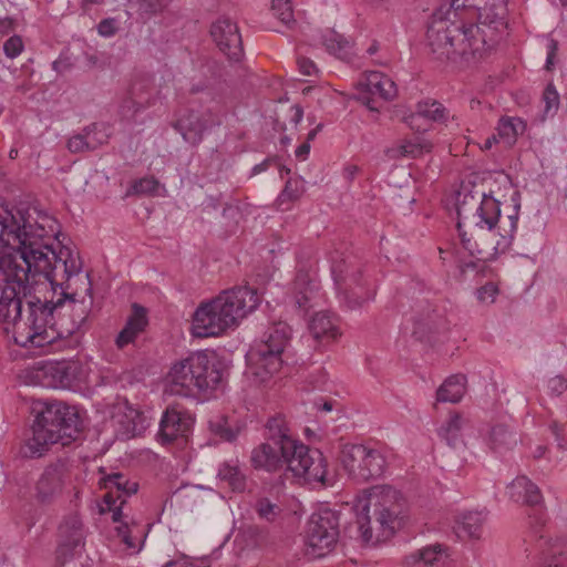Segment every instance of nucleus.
<instances>
[{
	"label": "nucleus",
	"mask_w": 567,
	"mask_h": 567,
	"mask_svg": "<svg viewBox=\"0 0 567 567\" xmlns=\"http://www.w3.org/2000/svg\"><path fill=\"white\" fill-rule=\"evenodd\" d=\"M133 315L127 319L124 328L120 331V333L116 337L115 343L118 349H123L127 344L134 342L137 336L146 327L147 320L144 308L135 303L133 306Z\"/></svg>",
	"instance_id": "cd10ccee"
},
{
	"label": "nucleus",
	"mask_w": 567,
	"mask_h": 567,
	"mask_svg": "<svg viewBox=\"0 0 567 567\" xmlns=\"http://www.w3.org/2000/svg\"><path fill=\"white\" fill-rule=\"evenodd\" d=\"M150 89V81L145 83H133L130 95L126 96L120 105V113L123 118L132 120L137 113L152 104L153 101Z\"/></svg>",
	"instance_id": "4be33fe9"
},
{
	"label": "nucleus",
	"mask_w": 567,
	"mask_h": 567,
	"mask_svg": "<svg viewBox=\"0 0 567 567\" xmlns=\"http://www.w3.org/2000/svg\"><path fill=\"white\" fill-rule=\"evenodd\" d=\"M49 259L52 267L60 272L59 280L54 282V287L61 288V296L59 298L64 299L63 310L70 312L73 321L80 329L86 321L92 306L90 275L82 274L83 262L79 254L66 246H62L59 251H55L53 245H51Z\"/></svg>",
	"instance_id": "39448f33"
},
{
	"label": "nucleus",
	"mask_w": 567,
	"mask_h": 567,
	"mask_svg": "<svg viewBox=\"0 0 567 567\" xmlns=\"http://www.w3.org/2000/svg\"><path fill=\"white\" fill-rule=\"evenodd\" d=\"M271 10L284 24L295 22L289 0H271Z\"/></svg>",
	"instance_id": "de8ad7c7"
},
{
	"label": "nucleus",
	"mask_w": 567,
	"mask_h": 567,
	"mask_svg": "<svg viewBox=\"0 0 567 567\" xmlns=\"http://www.w3.org/2000/svg\"><path fill=\"white\" fill-rule=\"evenodd\" d=\"M265 430L268 442L279 444L284 453L290 452L292 455H297V458L292 457L290 461L293 477L308 484L320 483L323 486L331 484V481L327 477V460L323 454L319 450L310 449L292 439L287 422L281 414L269 417Z\"/></svg>",
	"instance_id": "6e6552de"
},
{
	"label": "nucleus",
	"mask_w": 567,
	"mask_h": 567,
	"mask_svg": "<svg viewBox=\"0 0 567 567\" xmlns=\"http://www.w3.org/2000/svg\"><path fill=\"white\" fill-rule=\"evenodd\" d=\"M101 487L107 489L103 499L110 508L121 501V505L126 502V497L137 492V483H131L122 473H112L100 478Z\"/></svg>",
	"instance_id": "aec40b11"
},
{
	"label": "nucleus",
	"mask_w": 567,
	"mask_h": 567,
	"mask_svg": "<svg viewBox=\"0 0 567 567\" xmlns=\"http://www.w3.org/2000/svg\"><path fill=\"white\" fill-rule=\"evenodd\" d=\"M466 423L467 420L461 413H451L445 423L440 427L439 435L453 449L464 446L462 430Z\"/></svg>",
	"instance_id": "473e14b6"
},
{
	"label": "nucleus",
	"mask_w": 567,
	"mask_h": 567,
	"mask_svg": "<svg viewBox=\"0 0 567 567\" xmlns=\"http://www.w3.org/2000/svg\"><path fill=\"white\" fill-rule=\"evenodd\" d=\"M117 535L121 537V540L132 549L136 548V544L131 536V529L127 524H122L121 526L116 527Z\"/></svg>",
	"instance_id": "052dcab7"
},
{
	"label": "nucleus",
	"mask_w": 567,
	"mask_h": 567,
	"mask_svg": "<svg viewBox=\"0 0 567 567\" xmlns=\"http://www.w3.org/2000/svg\"><path fill=\"white\" fill-rule=\"evenodd\" d=\"M97 29L101 35L111 37L116 32L115 20L104 19L100 22Z\"/></svg>",
	"instance_id": "680f3d73"
},
{
	"label": "nucleus",
	"mask_w": 567,
	"mask_h": 567,
	"mask_svg": "<svg viewBox=\"0 0 567 567\" xmlns=\"http://www.w3.org/2000/svg\"><path fill=\"white\" fill-rule=\"evenodd\" d=\"M60 542L64 546H76L82 548L84 546V526L82 519L78 514L68 516L59 527Z\"/></svg>",
	"instance_id": "72a5a7b5"
},
{
	"label": "nucleus",
	"mask_w": 567,
	"mask_h": 567,
	"mask_svg": "<svg viewBox=\"0 0 567 567\" xmlns=\"http://www.w3.org/2000/svg\"><path fill=\"white\" fill-rule=\"evenodd\" d=\"M223 122V106L220 102L204 112L188 110L174 123V127L183 138L192 144L198 145L206 131L219 126Z\"/></svg>",
	"instance_id": "4468645a"
},
{
	"label": "nucleus",
	"mask_w": 567,
	"mask_h": 567,
	"mask_svg": "<svg viewBox=\"0 0 567 567\" xmlns=\"http://www.w3.org/2000/svg\"><path fill=\"white\" fill-rule=\"evenodd\" d=\"M339 536V514L323 509L313 514L308 523L307 554L313 558L326 556L337 544Z\"/></svg>",
	"instance_id": "f8f14e48"
},
{
	"label": "nucleus",
	"mask_w": 567,
	"mask_h": 567,
	"mask_svg": "<svg viewBox=\"0 0 567 567\" xmlns=\"http://www.w3.org/2000/svg\"><path fill=\"white\" fill-rule=\"evenodd\" d=\"M260 303L256 289L237 286L221 291L207 302H202L193 315L192 332L195 337L208 338L237 327Z\"/></svg>",
	"instance_id": "7ed1b4c3"
},
{
	"label": "nucleus",
	"mask_w": 567,
	"mask_h": 567,
	"mask_svg": "<svg viewBox=\"0 0 567 567\" xmlns=\"http://www.w3.org/2000/svg\"><path fill=\"white\" fill-rule=\"evenodd\" d=\"M498 288L493 282H487L477 290V298L482 302H494Z\"/></svg>",
	"instance_id": "4d7b16f0"
},
{
	"label": "nucleus",
	"mask_w": 567,
	"mask_h": 567,
	"mask_svg": "<svg viewBox=\"0 0 567 567\" xmlns=\"http://www.w3.org/2000/svg\"><path fill=\"white\" fill-rule=\"evenodd\" d=\"M457 227L501 217V204L491 195L463 188L456 199Z\"/></svg>",
	"instance_id": "ddd939ff"
},
{
	"label": "nucleus",
	"mask_w": 567,
	"mask_h": 567,
	"mask_svg": "<svg viewBox=\"0 0 567 567\" xmlns=\"http://www.w3.org/2000/svg\"><path fill=\"white\" fill-rule=\"evenodd\" d=\"M171 392L194 396L215 390L223 380V371L214 353L197 351L171 368Z\"/></svg>",
	"instance_id": "1a4fd4ad"
},
{
	"label": "nucleus",
	"mask_w": 567,
	"mask_h": 567,
	"mask_svg": "<svg viewBox=\"0 0 567 567\" xmlns=\"http://www.w3.org/2000/svg\"><path fill=\"white\" fill-rule=\"evenodd\" d=\"M486 444L497 453L512 450L517 444V436L508 425L499 423L493 425L487 434Z\"/></svg>",
	"instance_id": "2f4dec72"
},
{
	"label": "nucleus",
	"mask_w": 567,
	"mask_h": 567,
	"mask_svg": "<svg viewBox=\"0 0 567 567\" xmlns=\"http://www.w3.org/2000/svg\"><path fill=\"white\" fill-rule=\"evenodd\" d=\"M297 64H298V69L300 71V73L303 75L311 76V75H315L318 73L317 65L313 63L312 60H310L308 58H305V56L298 58Z\"/></svg>",
	"instance_id": "bf43d9fd"
},
{
	"label": "nucleus",
	"mask_w": 567,
	"mask_h": 567,
	"mask_svg": "<svg viewBox=\"0 0 567 567\" xmlns=\"http://www.w3.org/2000/svg\"><path fill=\"white\" fill-rule=\"evenodd\" d=\"M217 477L226 482L234 492H244L247 485V477L237 462L223 463L217 473Z\"/></svg>",
	"instance_id": "e433bc0d"
},
{
	"label": "nucleus",
	"mask_w": 567,
	"mask_h": 567,
	"mask_svg": "<svg viewBox=\"0 0 567 567\" xmlns=\"http://www.w3.org/2000/svg\"><path fill=\"white\" fill-rule=\"evenodd\" d=\"M290 327L285 322L271 326L261 341L247 353L248 370L257 382L264 383L282 365V353L290 341Z\"/></svg>",
	"instance_id": "9d476101"
},
{
	"label": "nucleus",
	"mask_w": 567,
	"mask_h": 567,
	"mask_svg": "<svg viewBox=\"0 0 567 567\" xmlns=\"http://www.w3.org/2000/svg\"><path fill=\"white\" fill-rule=\"evenodd\" d=\"M405 507L402 494L389 485H377L362 491L354 501L355 525L363 543L372 539L373 513L377 528L383 534H392L401 524Z\"/></svg>",
	"instance_id": "423d86ee"
},
{
	"label": "nucleus",
	"mask_w": 567,
	"mask_h": 567,
	"mask_svg": "<svg viewBox=\"0 0 567 567\" xmlns=\"http://www.w3.org/2000/svg\"><path fill=\"white\" fill-rule=\"evenodd\" d=\"M79 547L76 546H64L63 542H60L56 553L55 559L60 566H63L66 561L73 558Z\"/></svg>",
	"instance_id": "6e6d98bb"
},
{
	"label": "nucleus",
	"mask_w": 567,
	"mask_h": 567,
	"mask_svg": "<svg viewBox=\"0 0 567 567\" xmlns=\"http://www.w3.org/2000/svg\"><path fill=\"white\" fill-rule=\"evenodd\" d=\"M310 152V143L303 142L301 145H299L296 150V156L300 159H306L308 154Z\"/></svg>",
	"instance_id": "774afa93"
},
{
	"label": "nucleus",
	"mask_w": 567,
	"mask_h": 567,
	"mask_svg": "<svg viewBox=\"0 0 567 567\" xmlns=\"http://www.w3.org/2000/svg\"><path fill=\"white\" fill-rule=\"evenodd\" d=\"M507 494L516 503L538 506L544 503L539 487L526 475H518L507 485Z\"/></svg>",
	"instance_id": "5701e85b"
},
{
	"label": "nucleus",
	"mask_w": 567,
	"mask_h": 567,
	"mask_svg": "<svg viewBox=\"0 0 567 567\" xmlns=\"http://www.w3.org/2000/svg\"><path fill=\"white\" fill-rule=\"evenodd\" d=\"M321 43L330 54L340 60L349 61L352 56L350 41L334 30H327L321 35Z\"/></svg>",
	"instance_id": "f704fd0d"
},
{
	"label": "nucleus",
	"mask_w": 567,
	"mask_h": 567,
	"mask_svg": "<svg viewBox=\"0 0 567 567\" xmlns=\"http://www.w3.org/2000/svg\"><path fill=\"white\" fill-rule=\"evenodd\" d=\"M312 338L322 343L337 340L340 336L338 318L327 311L315 313L308 323Z\"/></svg>",
	"instance_id": "b1692460"
},
{
	"label": "nucleus",
	"mask_w": 567,
	"mask_h": 567,
	"mask_svg": "<svg viewBox=\"0 0 567 567\" xmlns=\"http://www.w3.org/2000/svg\"><path fill=\"white\" fill-rule=\"evenodd\" d=\"M338 292L349 291L357 285H369L363 278L361 269L346 260L334 261L331 267Z\"/></svg>",
	"instance_id": "a878e982"
},
{
	"label": "nucleus",
	"mask_w": 567,
	"mask_h": 567,
	"mask_svg": "<svg viewBox=\"0 0 567 567\" xmlns=\"http://www.w3.org/2000/svg\"><path fill=\"white\" fill-rule=\"evenodd\" d=\"M295 457L297 458L296 454H293V458ZM291 460L292 453H284L279 444L276 445L268 441L255 447L250 456L254 468L265 470L267 472H276L286 465L288 472L291 473Z\"/></svg>",
	"instance_id": "a211bd4d"
},
{
	"label": "nucleus",
	"mask_w": 567,
	"mask_h": 567,
	"mask_svg": "<svg viewBox=\"0 0 567 567\" xmlns=\"http://www.w3.org/2000/svg\"><path fill=\"white\" fill-rule=\"evenodd\" d=\"M543 567H567V556L560 549H550Z\"/></svg>",
	"instance_id": "864d4df0"
},
{
	"label": "nucleus",
	"mask_w": 567,
	"mask_h": 567,
	"mask_svg": "<svg viewBox=\"0 0 567 567\" xmlns=\"http://www.w3.org/2000/svg\"><path fill=\"white\" fill-rule=\"evenodd\" d=\"M525 130L526 123L522 118L502 117L498 122L497 135L506 146H512L515 144L518 135H522Z\"/></svg>",
	"instance_id": "4c0bfd02"
},
{
	"label": "nucleus",
	"mask_w": 567,
	"mask_h": 567,
	"mask_svg": "<svg viewBox=\"0 0 567 567\" xmlns=\"http://www.w3.org/2000/svg\"><path fill=\"white\" fill-rule=\"evenodd\" d=\"M66 148L73 154L92 152L87 141L85 140L83 131L79 134L72 135L66 141Z\"/></svg>",
	"instance_id": "3c124183"
},
{
	"label": "nucleus",
	"mask_w": 567,
	"mask_h": 567,
	"mask_svg": "<svg viewBox=\"0 0 567 567\" xmlns=\"http://www.w3.org/2000/svg\"><path fill=\"white\" fill-rule=\"evenodd\" d=\"M403 567H449L447 548L441 544L423 547L402 560Z\"/></svg>",
	"instance_id": "412c9836"
},
{
	"label": "nucleus",
	"mask_w": 567,
	"mask_h": 567,
	"mask_svg": "<svg viewBox=\"0 0 567 567\" xmlns=\"http://www.w3.org/2000/svg\"><path fill=\"white\" fill-rule=\"evenodd\" d=\"M548 386L553 393L560 394L567 389V381L563 377H555L549 380Z\"/></svg>",
	"instance_id": "e2e57ef3"
},
{
	"label": "nucleus",
	"mask_w": 567,
	"mask_h": 567,
	"mask_svg": "<svg viewBox=\"0 0 567 567\" xmlns=\"http://www.w3.org/2000/svg\"><path fill=\"white\" fill-rule=\"evenodd\" d=\"M158 186L159 183L155 177H143L132 184L126 195H153Z\"/></svg>",
	"instance_id": "c03bdc74"
},
{
	"label": "nucleus",
	"mask_w": 567,
	"mask_h": 567,
	"mask_svg": "<svg viewBox=\"0 0 567 567\" xmlns=\"http://www.w3.org/2000/svg\"><path fill=\"white\" fill-rule=\"evenodd\" d=\"M22 49L23 43L21 38L18 35L9 38L3 44L4 54L10 59L18 56L21 53Z\"/></svg>",
	"instance_id": "5fc2aeb1"
},
{
	"label": "nucleus",
	"mask_w": 567,
	"mask_h": 567,
	"mask_svg": "<svg viewBox=\"0 0 567 567\" xmlns=\"http://www.w3.org/2000/svg\"><path fill=\"white\" fill-rule=\"evenodd\" d=\"M254 508L260 519L267 520V522H275L281 514L282 509L277 504L271 502L267 497H259Z\"/></svg>",
	"instance_id": "37998d69"
},
{
	"label": "nucleus",
	"mask_w": 567,
	"mask_h": 567,
	"mask_svg": "<svg viewBox=\"0 0 567 567\" xmlns=\"http://www.w3.org/2000/svg\"><path fill=\"white\" fill-rule=\"evenodd\" d=\"M456 262H457V267L460 268V270L462 272L466 271L467 269H475L477 266L475 260L471 259V260L466 261L458 255L456 256Z\"/></svg>",
	"instance_id": "69168bd1"
},
{
	"label": "nucleus",
	"mask_w": 567,
	"mask_h": 567,
	"mask_svg": "<svg viewBox=\"0 0 567 567\" xmlns=\"http://www.w3.org/2000/svg\"><path fill=\"white\" fill-rule=\"evenodd\" d=\"M210 430L220 439L231 442L236 439L237 432H235L231 427L227 425L225 420H218L216 422H210Z\"/></svg>",
	"instance_id": "603ef678"
},
{
	"label": "nucleus",
	"mask_w": 567,
	"mask_h": 567,
	"mask_svg": "<svg viewBox=\"0 0 567 567\" xmlns=\"http://www.w3.org/2000/svg\"><path fill=\"white\" fill-rule=\"evenodd\" d=\"M53 329L54 341L59 339H66L80 330L68 310H62L61 315H56L54 317Z\"/></svg>",
	"instance_id": "a19ab883"
},
{
	"label": "nucleus",
	"mask_w": 567,
	"mask_h": 567,
	"mask_svg": "<svg viewBox=\"0 0 567 567\" xmlns=\"http://www.w3.org/2000/svg\"><path fill=\"white\" fill-rule=\"evenodd\" d=\"M318 297V285L309 279L307 274H299L293 281L292 288V300L296 308L300 312L306 313L316 305Z\"/></svg>",
	"instance_id": "393cba45"
},
{
	"label": "nucleus",
	"mask_w": 567,
	"mask_h": 567,
	"mask_svg": "<svg viewBox=\"0 0 567 567\" xmlns=\"http://www.w3.org/2000/svg\"><path fill=\"white\" fill-rule=\"evenodd\" d=\"M168 4V0H138V13L143 17H152L162 12Z\"/></svg>",
	"instance_id": "09e8293b"
},
{
	"label": "nucleus",
	"mask_w": 567,
	"mask_h": 567,
	"mask_svg": "<svg viewBox=\"0 0 567 567\" xmlns=\"http://www.w3.org/2000/svg\"><path fill=\"white\" fill-rule=\"evenodd\" d=\"M58 235V220L47 214L31 223L22 215L17 218L7 210L0 213V248L16 250L0 256V322L12 324L14 340L22 347L41 348L54 342V317L62 313L64 299L28 300L25 317L22 302L30 291V275H43L55 289L60 272L52 267L49 252Z\"/></svg>",
	"instance_id": "f257e3e1"
},
{
	"label": "nucleus",
	"mask_w": 567,
	"mask_h": 567,
	"mask_svg": "<svg viewBox=\"0 0 567 567\" xmlns=\"http://www.w3.org/2000/svg\"><path fill=\"white\" fill-rule=\"evenodd\" d=\"M82 430L78 411L63 402L44 403L32 426V436L22 447L24 457H41L56 443L69 445Z\"/></svg>",
	"instance_id": "20e7f679"
},
{
	"label": "nucleus",
	"mask_w": 567,
	"mask_h": 567,
	"mask_svg": "<svg viewBox=\"0 0 567 567\" xmlns=\"http://www.w3.org/2000/svg\"><path fill=\"white\" fill-rule=\"evenodd\" d=\"M339 458L348 475L358 482L381 477L388 465L381 451L363 444H344Z\"/></svg>",
	"instance_id": "9b49d317"
},
{
	"label": "nucleus",
	"mask_w": 567,
	"mask_h": 567,
	"mask_svg": "<svg viewBox=\"0 0 567 567\" xmlns=\"http://www.w3.org/2000/svg\"><path fill=\"white\" fill-rule=\"evenodd\" d=\"M466 383L465 374L450 375L436 390V402L458 403L466 392Z\"/></svg>",
	"instance_id": "c85d7f7f"
},
{
	"label": "nucleus",
	"mask_w": 567,
	"mask_h": 567,
	"mask_svg": "<svg viewBox=\"0 0 567 567\" xmlns=\"http://www.w3.org/2000/svg\"><path fill=\"white\" fill-rule=\"evenodd\" d=\"M557 49H558L557 41L551 39L548 44V54H547V59H546V69L547 70H550L551 66L554 65V58L556 55Z\"/></svg>",
	"instance_id": "0e129e2a"
},
{
	"label": "nucleus",
	"mask_w": 567,
	"mask_h": 567,
	"mask_svg": "<svg viewBox=\"0 0 567 567\" xmlns=\"http://www.w3.org/2000/svg\"><path fill=\"white\" fill-rule=\"evenodd\" d=\"M82 131L91 151H95L102 145L107 144L111 137L110 126L104 123H92Z\"/></svg>",
	"instance_id": "ea45409f"
},
{
	"label": "nucleus",
	"mask_w": 567,
	"mask_h": 567,
	"mask_svg": "<svg viewBox=\"0 0 567 567\" xmlns=\"http://www.w3.org/2000/svg\"><path fill=\"white\" fill-rule=\"evenodd\" d=\"M303 185L302 181L298 178H289L286 182L285 188L282 189L281 194L279 195L278 200L280 203H284L285 200H297L300 198V196L303 193Z\"/></svg>",
	"instance_id": "49530a36"
},
{
	"label": "nucleus",
	"mask_w": 567,
	"mask_h": 567,
	"mask_svg": "<svg viewBox=\"0 0 567 567\" xmlns=\"http://www.w3.org/2000/svg\"><path fill=\"white\" fill-rule=\"evenodd\" d=\"M358 85L360 89L359 99L370 111H379L375 96L383 101H391L398 94L393 80L378 71L367 72L364 80L360 81Z\"/></svg>",
	"instance_id": "dca6fc26"
},
{
	"label": "nucleus",
	"mask_w": 567,
	"mask_h": 567,
	"mask_svg": "<svg viewBox=\"0 0 567 567\" xmlns=\"http://www.w3.org/2000/svg\"><path fill=\"white\" fill-rule=\"evenodd\" d=\"M517 221L518 212L515 210L505 218L496 217L457 227L462 248L476 261L492 260L511 248Z\"/></svg>",
	"instance_id": "0eeeda50"
},
{
	"label": "nucleus",
	"mask_w": 567,
	"mask_h": 567,
	"mask_svg": "<svg viewBox=\"0 0 567 567\" xmlns=\"http://www.w3.org/2000/svg\"><path fill=\"white\" fill-rule=\"evenodd\" d=\"M473 6V0H449L433 12L426 37L437 59L460 55L465 60H476L491 48L478 24L462 21L461 12Z\"/></svg>",
	"instance_id": "f03ea898"
},
{
	"label": "nucleus",
	"mask_w": 567,
	"mask_h": 567,
	"mask_svg": "<svg viewBox=\"0 0 567 567\" xmlns=\"http://www.w3.org/2000/svg\"><path fill=\"white\" fill-rule=\"evenodd\" d=\"M70 465L58 460L44 467L34 484L33 497L40 505H51L61 496L70 480Z\"/></svg>",
	"instance_id": "2eb2a0df"
},
{
	"label": "nucleus",
	"mask_w": 567,
	"mask_h": 567,
	"mask_svg": "<svg viewBox=\"0 0 567 567\" xmlns=\"http://www.w3.org/2000/svg\"><path fill=\"white\" fill-rule=\"evenodd\" d=\"M210 35L219 50L230 60L239 61L243 56L241 37L237 24L229 18L221 17L210 27Z\"/></svg>",
	"instance_id": "f3484780"
},
{
	"label": "nucleus",
	"mask_w": 567,
	"mask_h": 567,
	"mask_svg": "<svg viewBox=\"0 0 567 567\" xmlns=\"http://www.w3.org/2000/svg\"><path fill=\"white\" fill-rule=\"evenodd\" d=\"M164 567H209V565L204 559L190 560L186 557H183L177 560L168 561Z\"/></svg>",
	"instance_id": "13d9d810"
},
{
	"label": "nucleus",
	"mask_w": 567,
	"mask_h": 567,
	"mask_svg": "<svg viewBox=\"0 0 567 567\" xmlns=\"http://www.w3.org/2000/svg\"><path fill=\"white\" fill-rule=\"evenodd\" d=\"M193 423L194 420L187 411L171 405L163 413L158 436L162 442L171 443L179 436H186Z\"/></svg>",
	"instance_id": "6ab92c4d"
},
{
	"label": "nucleus",
	"mask_w": 567,
	"mask_h": 567,
	"mask_svg": "<svg viewBox=\"0 0 567 567\" xmlns=\"http://www.w3.org/2000/svg\"><path fill=\"white\" fill-rule=\"evenodd\" d=\"M545 113L555 114L559 107V94L553 84H548L543 93Z\"/></svg>",
	"instance_id": "8fccbe9b"
},
{
	"label": "nucleus",
	"mask_w": 567,
	"mask_h": 567,
	"mask_svg": "<svg viewBox=\"0 0 567 567\" xmlns=\"http://www.w3.org/2000/svg\"><path fill=\"white\" fill-rule=\"evenodd\" d=\"M432 143L423 137H415L413 140L401 141L399 145L392 146L385 151V154L391 159L400 157H419L424 153H430Z\"/></svg>",
	"instance_id": "7c9ffc66"
},
{
	"label": "nucleus",
	"mask_w": 567,
	"mask_h": 567,
	"mask_svg": "<svg viewBox=\"0 0 567 567\" xmlns=\"http://www.w3.org/2000/svg\"><path fill=\"white\" fill-rule=\"evenodd\" d=\"M374 290L370 285H357L339 293L340 299L348 309L355 310L374 298Z\"/></svg>",
	"instance_id": "58836bf2"
},
{
	"label": "nucleus",
	"mask_w": 567,
	"mask_h": 567,
	"mask_svg": "<svg viewBox=\"0 0 567 567\" xmlns=\"http://www.w3.org/2000/svg\"><path fill=\"white\" fill-rule=\"evenodd\" d=\"M420 117L434 122H443L446 120V110L437 101H422L417 103L416 112L406 117V123L414 128Z\"/></svg>",
	"instance_id": "c9c22d12"
},
{
	"label": "nucleus",
	"mask_w": 567,
	"mask_h": 567,
	"mask_svg": "<svg viewBox=\"0 0 567 567\" xmlns=\"http://www.w3.org/2000/svg\"><path fill=\"white\" fill-rule=\"evenodd\" d=\"M478 23L493 31H499L507 25L506 0H487L485 6L477 9Z\"/></svg>",
	"instance_id": "bb28decb"
},
{
	"label": "nucleus",
	"mask_w": 567,
	"mask_h": 567,
	"mask_svg": "<svg viewBox=\"0 0 567 567\" xmlns=\"http://www.w3.org/2000/svg\"><path fill=\"white\" fill-rule=\"evenodd\" d=\"M550 429L558 441L560 447H564V429L556 422L550 425Z\"/></svg>",
	"instance_id": "338daca9"
},
{
	"label": "nucleus",
	"mask_w": 567,
	"mask_h": 567,
	"mask_svg": "<svg viewBox=\"0 0 567 567\" xmlns=\"http://www.w3.org/2000/svg\"><path fill=\"white\" fill-rule=\"evenodd\" d=\"M145 421L146 417L142 412L133 408H127L121 423L125 426L128 434L135 436L141 434L145 429Z\"/></svg>",
	"instance_id": "79ce46f5"
},
{
	"label": "nucleus",
	"mask_w": 567,
	"mask_h": 567,
	"mask_svg": "<svg viewBox=\"0 0 567 567\" xmlns=\"http://www.w3.org/2000/svg\"><path fill=\"white\" fill-rule=\"evenodd\" d=\"M486 515L483 512H466L455 522L454 530L460 538H480Z\"/></svg>",
	"instance_id": "c756f323"
},
{
	"label": "nucleus",
	"mask_w": 567,
	"mask_h": 567,
	"mask_svg": "<svg viewBox=\"0 0 567 567\" xmlns=\"http://www.w3.org/2000/svg\"><path fill=\"white\" fill-rule=\"evenodd\" d=\"M443 329H446V327L444 320L441 318L437 320L432 318L420 319L415 321L414 334H417L420 338H424L427 333H437Z\"/></svg>",
	"instance_id": "a18cd8bd"
}]
</instances>
